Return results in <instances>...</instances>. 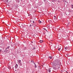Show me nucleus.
<instances>
[{
  "instance_id": "obj_1",
  "label": "nucleus",
  "mask_w": 73,
  "mask_h": 73,
  "mask_svg": "<svg viewBox=\"0 0 73 73\" xmlns=\"http://www.w3.org/2000/svg\"><path fill=\"white\" fill-rule=\"evenodd\" d=\"M61 64L59 63L58 62L56 61L55 62H54L53 63V65L54 66H56V65H60Z\"/></svg>"
},
{
  "instance_id": "obj_2",
  "label": "nucleus",
  "mask_w": 73,
  "mask_h": 73,
  "mask_svg": "<svg viewBox=\"0 0 73 73\" xmlns=\"http://www.w3.org/2000/svg\"><path fill=\"white\" fill-rule=\"evenodd\" d=\"M61 64L59 63L58 62L56 61L55 62H54L53 63V65L54 66H56V65H60Z\"/></svg>"
},
{
  "instance_id": "obj_3",
  "label": "nucleus",
  "mask_w": 73,
  "mask_h": 73,
  "mask_svg": "<svg viewBox=\"0 0 73 73\" xmlns=\"http://www.w3.org/2000/svg\"><path fill=\"white\" fill-rule=\"evenodd\" d=\"M17 66H18L17 64H16V65L15 66V69H17Z\"/></svg>"
},
{
  "instance_id": "obj_4",
  "label": "nucleus",
  "mask_w": 73,
  "mask_h": 73,
  "mask_svg": "<svg viewBox=\"0 0 73 73\" xmlns=\"http://www.w3.org/2000/svg\"><path fill=\"white\" fill-rule=\"evenodd\" d=\"M65 50H67L68 49H69V47H65Z\"/></svg>"
},
{
  "instance_id": "obj_5",
  "label": "nucleus",
  "mask_w": 73,
  "mask_h": 73,
  "mask_svg": "<svg viewBox=\"0 0 73 73\" xmlns=\"http://www.w3.org/2000/svg\"><path fill=\"white\" fill-rule=\"evenodd\" d=\"M34 64H35V68H37V66H36V64L35 63H34Z\"/></svg>"
},
{
  "instance_id": "obj_6",
  "label": "nucleus",
  "mask_w": 73,
  "mask_h": 73,
  "mask_svg": "<svg viewBox=\"0 0 73 73\" xmlns=\"http://www.w3.org/2000/svg\"><path fill=\"white\" fill-rule=\"evenodd\" d=\"M42 41H43L42 40H40L39 42H40V43H41L42 42Z\"/></svg>"
},
{
  "instance_id": "obj_7",
  "label": "nucleus",
  "mask_w": 73,
  "mask_h": 73,
  "mask_svg": "<svg viewBox=\"0 0 73 73\" xmlns=\"http://www.w3.org/2000/svg\"><path fill=\"white\" fill-rule=\"evenodd\" d=\"M48 72L49 73L50 72V68L48 69Z\"/></svg>"
},
{
  "instance_id": "obj_8",
  "label": "nucleus",
  "mask_w": 73,
  "mask_h": 73,
  "mask_svg": "<svg viewBox=\"0 0 73 73\" xmlns=\"http://www.w3.org/2000/svg\"><path fill=\"white\" fill-rule=\"evenodd\" d=\"M32 49H33V50H34V49H35V47H33L32 48Z\"/></svg>"
},
{
  "instance_id": "obj_9",
  "label": "nucleus",
  "mask_w": 73,
  "mask_h": 73,
  "mask_svg": "<svg viewBox=\"0 0 73 73\" xmlns=\"http://www.w3.org/2000/svg\"><path fill=\"white\" fill-rule=\"evenodd\" d=\"M18 61L19 63H21V60H18Z\"/></svg>"
},
{
  "instance_id": "obj_10",
  "label": "nucleus",
  "mask_w": 73,
  "mask_h": 73,
  "mask_svg": "<svg viewBox=\"0 0 73 73\" xmlns=\"http://www.w3.org/2000/svg\"><path fill=\"white\" fill-rule=\"evenodd\" d=\"M10 47L9 46H8L7 47L6 49L7 50V49H9V48Z\"/></svg>"
},
{
  "instance_id": "obj_11",
  "label": "nucleus",
  "mask_w": 73,
  "mask_h": 73,
  "mask_svg": "<svg viewBox=\"0 0 73 73\" xmlns=\"http://www.w3.org/2000/svg\"><path fill=\"white\" fill-rule=\"evenodd\" d=\"M38 22L39 23H41V21H38Z\"/></svg>"
},
{
  "instance_id": "obj_12",
  "label": "nucleus",
  "mask_w": 73,
  "mask_h": 73,
  "mask_svg": "<svg viewBox=\"0 0 73 73\" xmlns=\"http://www.w3.org/2000/svg\"><path fill=\"white\" fill-rule=\"evenodd\" d=\"M71 7H72V8H73V5H72Z\"/></svg>"
},
{
  "instance_id": "obj_13",
  "label": "nucleus",
  "mask_w": 73,
  "mask_h": 73,
  "mask_svg": "<svg viewBox=\"0 0 73 73\" xmlns=\"http://www.w3.org/2000/svg\"><path fill=\"white\" fill-rule=\"evenodd\" d=\"M50 59H52V57H49Z\"/></svg>"
},
{
  "instance_id": "obj_14",
  "label": "nucleus",
  "mask_w": 73,
  "mask_h": 73,
  "mask_svg": "<svg viewBox=\"0 0 73 73\" xmlns=\"http://www.w3.org/2000/svg\"><path fill=\"white\" fill-rule=\"evenodd\" d=\"M43 29L44 30H45V31H47V30L46 29L44 28Z\"/></svg>"
},
{
  "instance_id": "obj_15",
  "label": "nucleus",
  "mask_w": 73,
  "mask_h": 73,
  "mask_svg": "<svg viewBox=\"0 0 73 73\" xmlns=\"http://www.w3.org/2000/svg\"><path fill=\"white\" fill-rule=\"evenodd\" d=\"M60 49H61V48H59L58 49V50H59V51H60Z\"/></svg>"
},
{
  "instance_id": "obj_16",
  "label": "nucleus",
  "mask_w": 73,
  "mask_h": 73,
  "mask_svg": "<svg viewBox=\"0 0 73 73\" xmlns=\"http://www.w3.org/2000/svg\"><path fill=\"white\" fill-rule=\"evenodd\" d=\"M66 73H69L68 72L66 71Z\"/></svg>"
},
{
  "instance_id": "obj_17",
  "label": "nucleus",
  "mask_w": 73,
  "mask_h": 73,
  "mask_svg": "<svg viewBox=\"0 0 73 73\" xmlns=\"http://www.w3.org/2000/svg\"><path fill=\"white\" fill-rule=\"evenodd\" d=\"M31 24H30V27H31Z\"/></svg>"
},
{
  "instance_id": "obj_18",
  "label": "nucleus",
  "mask_w": 73,
  "mask_h": 73,
  "mask_svg": "<svg viewBox=\"0 0 73 73\" xmlns=\"http://www.w3.org/2000/svg\"><path fill=\"white\" fill-rule=\"evenodd\" d=\"M33 23H34L35 22H34V21H33Z\"/></svg>"
},
{
  "instance_id": "obj_19",
  "label": "nucleus",
  "mask_w": 73,
  "mask_h": 73,
  "mask_svg": "<svg viewBox=\"0 0 73 73\" xmlns=\"http://www.w3.org/2000/svg\"><path fill=\"white\" fill-rule=\"evenodd\" d=\"M7 2H8V0H7Z\"/></svg>"
},
{
  "instance_id": "obj_20",
  "label": "nucleus",
  "mask_w": 73,
  "mask_h": 73,
  "mask_svg": "<svg viewBox=\"0 0 73 73\" xmlns=\"http://www.w3.org/2000/svg\"><path fill=\"white\" fill-rule=\"evenodd\" d=\"M54 17H56V16H54Z\"/></svg>"
},
{
  "instance_id": "obj_21",
  "label": "nucleus",
  "mask_w": 73,
  "mask_h": 73,
  "mask_svg": "<svg viewBox=\"0 0 73 73\" xmlns=\"http://www.w3.org/2000/svg\"><path fill=\"white\" fill-rule=\"evenodd\" d=\"M65 51H66V50H65Z\"/></svg>"
}]
</instances>
